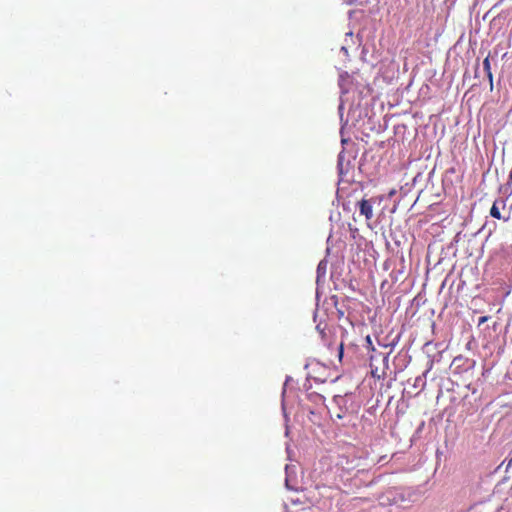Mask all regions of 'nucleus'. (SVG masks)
<instances>
[{
    "instance_id": "f257e3e1",
    "label": "nucleus",
    "mask_w": 512,
    "mask_h": 512,
    "mask_svg": "<svg viewBox=\"0 0 512 512\" xmlns=\"http://www.w3.org/2000/svg\"><path fill=\"white\" fill-rule=\"evenodd\" d=\"M359 211L367 220L373 217V207L370 200H362L359 202Z\"/></svg>"
},
{
    "instance_id": "f03ea898",
    "label": "nucleus",
    "mask_w": 512,
    "mask_h": 512,
    "mask_svg": "<svg viewBox=\"0 0 512 512\" xmlns=\"http://www.w3.org/2000/svg\"><path fill=\"white\" fill-rule=\"evenodd\" d=\"M483 67H484V70L487 72V76L490 80V84L492 85V72H491V67H490V61H489V58L486 57L483 61Z\"/></svg>"
},
{
    "instance_id": "7ed1b4c3",
    "label": "nucleus",
    "mask_w": 512,
    "mask_h": 512,
    "mask_svg": "<svg viewBox=\"0 0 512 512\" xmlns=\"http://www.w3.org/2000/svg\"><path fill=\"white\" fill-rule=\"evenodd\" d=\"M289 470H290V467L289 466H286V479H285V485L288 489H295L294 485L291 483V478H290V475H289Z\"/></svg>"
},
{
    "instance_id": "20e7f679",
    "label": "nucleus",
    "mask_w": 512,
    "mask_h": 512,
    "mask_svg": "<svg viewBox=\"0 0 512 512\" xmlns=\"http://www.w3.org/2000/svg\"><path fill=\"white\" fill-rule=\"evenodd\" d=\"M490 215L496 219H501V213L495 203L491 207Z\"/></svg>"
},
{
    "instance_id": "39448f33",
    "label": "nucleus",
    "mask_w": 512,
    "mask_h": 512,
    "mask_svg": "<svg viewBox=\"0 0 512 512\" xmlns=\"http://www.w3.org/2000/svg\"><path fill=\"white\" fill-rule=\"evenodd\" d=\"M348 78V75L345 74V75H340V80H339V85L341 87V89L344 91V82L345 80Z\"/></svg>"
},
{
    "instance_id": "423d86ee",
    "label": "nucleus",
    "mask_w": 512,
    "mask_h": 512,
    "mask_svg": "<svg viewBox=\"0 0 512 512\" xmlns=\"http://www.w3.org/2000/svg\"><path fill=\"white\" fill-rule=\"evenodd\" d=\"M366 342H367L368 346L371 347L372 350H374V348L372 347V340H371L370 336L366 337Z\"/></svg>"
},
{
    "instance_id": "0eeeda50",
    "label": "nucleus",
    "mask_w": 512,
    "mask_h": 512,
    "mask_svg": "<svg viewBox=\"0 0 512 512\" xmlns=\"http://www.w3.org/2000/svg\"><path fill=\"white\" fill-rule=\"evenodd\" d=\"M486 321H487V317L486 316L480 317L479 318V325L483 324Z\"/></svg>"
},
{
    "instance_id": "6e6552de",
    "label": "nucleus",
    "mask_w": 512,
    "mask_h": 512,
    "mask_svg": "<svg viewBox=\"0 0 512 512\" xmlns=\"http://www.w3.org/2000/svg\"><path fill=\"white\" fill-rule=\"evenodd\" d=\"M512 467V455L510 456L509 460H508V464H507V468H510Z\"/></svg>"
},
{
    "instance_id": "1a4fd4ad",
    "label": "nucleus",
    "mask_w": 512,
    "mask_h": 512,
    "mask_svg": "<svg viewBox=\"0 0 512 512\" xmlns=\"http://www.w3.org/2000/svg\"><path fill=\"white\" fill-rule=\"evenodd\" d=\"M341 51H342L343 53H345V54H347V52H348V51H347V48H346L345 46H342V47H341Z\"/></svg>"
},
{
    "instance_id": "9d476101",
    "label": "nucleus",
    "mask_w": 512,
    "mask_h": 512,
    "mask_svg": "<svg viewBox=\"0 0 512 512\" xmlns=\"http://www.w3.org/2000/svg\"><path fill=\"white\" fill-rule=\"evenodd\" d=\"M341 160H342V157L341 155L339 156V165H341Z\"/></svg>"
}]
</instances>
